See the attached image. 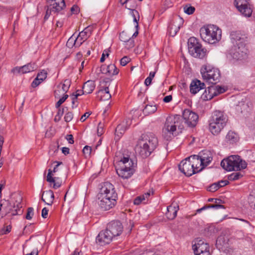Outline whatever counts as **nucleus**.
Instances as JSON below:
<instances>
[{
  "label": "nucleus",
  "instance_id": "cd10ccee",
  "mask_svg": "<svg viewBox=\"0 0 255 255\" xmlns=\"http://www.w3.org/2000/svg\"><path fill=\"white\" fill-rule=\"evenodd\" d=\"M215 204L206 205L200 209H198L196 211L197 213H200L202 211L204 210L207 209H209V208H214V209H220V208H223V209L225 208V207L223 205H222L220 204L221 203H222V200L219 199H215Z\"/></svg>",
  "mask_w": 255,
  "mask_h": 255
},
{
  "label": "nucleus",
  "instance_id": "79ce46f5",
  "mask_svg": "<svg viewBox=\"0 0 255 255\" xmlns=\"http://www.w3.org/2000/svg\"><path fill=\"white\" fill-rule=\"evenodd\" d=\"M130 38H131L130 35H128V33L125 31H123L120 34V40L124 42H126L128 40H129Z\"/></svg>",
  "mask_w": 255,
  "mask_h": 255
},
{
  "label": "nucleus",
  "instance_id": "473e14b6",
  "mask_svg": "<svg viewBox=\"0 0 255 255\" xmlns=\"http://www.w3.org/2000/svg\"><path fill=\"white\" fill-rule=\"evenodd\" d=\"M208 94H207V89H205V92L203 94L202 98L205 100L212 99L214 97L216 96V90L214 86H210L208 88Z\"/></svg>",
  "mask_w": 255,
  "mask_h": 255
},
{
  "label": "nucleus",
  "instance_id": "0eeeda50",
  "mask_svg": "<svg viewBox=\"0 0 255 255\" xmlns=\"http://www.w3.org/2000/svg\"><path fill=\"white\" fill-rule=\"evenodd\" d=\"M201 73L204 80L215 84L219 81L220 72L219 69L209 65L203 66L201 69Z\"/></svg>",
  "mask_w": 255,
  "mask_h": 255
},
{
  "label": "nucleus",
  "instance_id": "6e6552de",
  "mask_svg": "<svg viewBox=\"0 0 255 255\" xmlns=\"http://www.w3.org/2000/svg\"><path fill=\"white\" fill-rule=\"evenodd\" d=\"M189 53L195 58H203L206 54V50L202 47L198 40L194 37L189 38L188 41Z\"/></svg>",
  "mask_w": 255,
  "mask_h": 255
},
{
  "label": "nucleus",
  "instance_id": "f257e3e1",
  "mask_svg": "<svg viewBox=\"0 0 255 255\" xmlns=\"http://www.w3.org/2000/svg\"><path fill=\"white\" fill-rule=\"evenodd\" d=\"M117 198L118 195L114 185L109 182L104 183L98 194L100 208L104 211L112 209L116 205Z\"/></svg>",
  "mask_w": 255,
  "mask_h": 255
},
{
  "label": "nucleus",
  "instance_id": "e2e57ef3",
  "mask_svg": "<svg viewBox=\"0 0 255 255\" xmlns=\"http://www.w3.org/2000/svg\"><path fill=\"white\" fill-rule=\"evenodd\" d=\"M48 213V210L45 207L43 208L41 212L42 217L44 219L46 218L47 217Z\"/></svg>",
  "mask_w": 255,
  "mask_h": 255
},
{
  "label": "nucleus",
  "instance_id": "2eb2a0df",
  "mask_svg": "<svg viewBox=\"0 0 255 255\" xmlns=\"http://www.w3.org/2000/svg\"><path fill=\"white\" fill-rule=\"evenodd\" d=\"M192 249L195 255H210L209 245L201 240L193 245Z\"/></svg>",
  "mask_w": 255,
  "mask_h": 255
},
{
  "label": "nucleus",
  "instance_id": "a878e982",
  "mask_svg": "<svg viewBox=\"0 0 255 255\" xmlns=\"http://www.w3.org/2000/svg\"><path fill=\"white\" fill-rule=\"evenodd\" d=\"M54 199V195L52 190H49L43 192L41 200L47 205H51L53 202Z\"/></svg>",
  "mask_w": 255,
  "mask_h": 255
},
{
  "label": "nucleus",
  "instance_id": "39448f33",
  "mask_svg": "<svg viewBox=\"0 0 255 255\" xmlns=\"http://www.w3.org/2000/svg\"><path fill=\"white\" fill-rule=\"evenodd\" d=\"M228 119L222 112H214L209 120V130L214 135H218L226 126Z\"/></svg>",
  "mask_w": 255,
  "mask_h": 255
},
{
  "label": "nucleus",
  "instance_id": "20e7f679",
  "mask_svg": "<svg viewBox=\"0 0 255 255\" xmlns=\"http://www.w3.org/2000/svg\"><path fill=\"white\" fill-rule=\"evenodd\" d=\"M201 38L209 44H214L221 38L222 31L215 25H208L202 27L200 30Z\"/></svg>",
  "mask_w": 255,
  "mask_h": 255
},
{
  "label": "nucleus",
  "instance_id": "4be33fe9",
  "mask_svg": "<svg viewBox=\"0 0 255 255\" xmlns=\"http://www.w3.org/2000/svg\"><path fill=\"white\" fill-rule=\"evenodd\" d=\"M128 121L126 120L120 124L115 129V139L118 140L129 127Z\"/></svg>",
  "mask_w": 255,
  "mask_h": 255
},
{
  "label": "nucleus",
  "instance_id": "f8f14e48",
  "mask_svg": "<svg viewBox=\"0 0 255 255\" xmlns=\"http://www.w3.org/2000/svg\"><path fill=\"white\" fill-rule=\"evenodd\" d=\"M247 49L246 48L245 43L234 46L231 52L233 58L237 60L246 59L247 57Z\"/></svg>",
  "mask_w": 255,
  "mask_h": 255
},
{
  "label": "nucleus",
  "instance_id": "8fccbe9b",
  "mask_svg": "<svg viewBox=\"0 0 255 255\" xmlns=\"http://www.w3.org/2000/svg\"><path fill=\"white\" fill-rule=\"evenodd\" d=\"M214 88L216 90V96H217L219 94L223 93L224 92H225V89L223 87H222L221 86H214Z\"/></svg>",
  "mask_w": 255,
  "mask_h": 255
},
{
  "label": "nucleus",
  "instance_id": "e433bc0d",
  "mask_svg": "<svg viewBox=\"0 0 255 255\" xmlns=\"http://www.w3.org/2000/svg\"><path fill=\"white\" fill-rule=\"evenodd\" d=\"M156 110L155 106L146 105L143 110V112L145 114H151L154 113Z\"/></svg>",
  "mask_w": 255,
  "mask_h": 255
},
{
  "label": "nucleus",
  "instance_id": "0e129e2a",
  "mask_svg": "<svg viewBox=\"0 0 255 255\" xmlns=\"http://www.w3.org/2000/svg\"><path fill=\"white\" fill-rule=\"evenodd\" d=\"M66 139L70 144H73L74 142L73 137L72 134H67L66 136Z\"/></svg>",
  "mask_w": 255,
  "mask_h": 255
},
{
  "label": "nucleus",
  "instance_id": "69168bd1",
  "mask_svg": "<svg viewBox=\"0 0 255 255\" xmlns=\"http://www.w3.org/2000/svg\"><path fill=\"white\" fill-rule=\"evenodd\" d=\"M99 93L100 94L110 93L109 87H105L103 89L100 90Z\"/></svg>",
  "mask_w": 255,
  "mask_h": 255
},
{
  "label": "nucleus",
  "instance_id": "7c9ffc66",
  "mask_svg": "<svg viewBox=\"0 0 255 255\" xmlns=\"http://www.w3.org/2000/svg\"><path fill=\"white\" fill-rule=\"evenodd\" d=\"M228 239L224 236H219L217 240L216 245L219 250H223L228 246Z\"/></svg>",
  "mask_w": 255,
  "mask_h": 255
},
{
  "label": "nucleus",
  "instance_id": "052dcab7",
  "mask_svg": "<svg viewBox=\"0 0 255 255\" xmlns=\"http://www.w3.org/2000/svg\"><path fill=\"white\" fill-rule=\"evenodd\" d=\"M229 183V182L228 180H221L217 182V184L219 186L220 188L224 187L226 185H228Z\"/></svg>",
  "mask_w": 255,
  "mask_h": 255
},
{
  "label": "nucleus",
  "instance_id": "bb28decb",
  "mask_svg": "<svg viewBox=\"0 0 255 255\" xmlns=\"http://www.w3.org/2000/svg\"><path fill=\"white\" fill-rule=\"evenodd\" d=\"M202 161L207 166L212 160V153L209 150H203L200 153L199 155Z\"/></svg>",
  "mask_w": 255,
  "mask_h": 255
},
{
  "label": "nucleus",
  "instance_id": "de8ad7c7",
  "mask_svg": "<svg viewBox=\"0 0 255 255\" xmlns=\"http://www.w3.org/2000/svg\"><path fill=\"white\" fill-rule=\"evenodd\" d=\"M91 151V147L88 145H86L83 149V152L86 157L89 156L90 155Z\"/></svg>",
  "mask_w": 255,
  "mask_h": 255
},
{
  "label": "nucleus",
  "instance_id": "dca6fc26",
  "mask_svg": "<svg viewBox=\"0 0 255 255\" xmlns=\"http://www.w3.org/2000/svg\"><path fill=\"white\" fill-rule=\"evenodd\" d=\"M107 229L115 237L121 234L123 230V226L120 221H113L108 224Z\"/></svg>",
  "mask_w": 255,
  "mask_h": 255
},
{
  "label": "nucleus",
  "instance_id": "680f3d73",
  "mask_svg": "<svg viewBox=\"0 0 255 255\" xmlns=\"http://www.w3.org/2000/svg\"><path fill=\"white\" fill-rule=\"evenodd\" d=\"M72 108H74V107H77L78 106L77 104V98H75V95L74 94H73L72 95Z\"/></svg>",
  "mask_w": 255,
  "mask_h": 255
},
{
  "label": "nucleus",
  "instance_id": "c85d7f7f",
  "mask_svg": "<svg viewBox=\"0 0 255 255\" xmlns=\"http://www.w3.org/2000/svg\"><path fill=\"white\" fill-rule=\"evenodd\" d=\"M134 164L133 161L131 159H129L128 156L126 157L124 156L118 163L119 166H121L122 165H125L127 167V169H134L135 166Z\"/></svg>",
  "mask_w": 255,
  "mask_h": 255
},
{
  "label": "nucleus",
  "instance_id": "13d9d810",
  "mask_svg": "<svg viewBox=\"0 0 255 255\" xmlns=\"http://www.w3.org/2000/svg\"><path fill=\"white\" fill-rule=\"evenodd\" d=\"M52 172H53V171H52L51 169L48 170V174L47 176V179H46L47 181L48 182L54 181V178L52 177Z\"/></svg>",
  "mask_w": 255,
  "mask_h": 255
},
{
  "label": "nucleus",
  "instance_id": "aec40b11",
  "mask_svg": "<svg viewBox=\"0 0 255 255\" xmlns=\"http://www.w3.org/2000/svg\"><path fill=\"white\" fill-rule=\"evenodd\" d=\"M91 28L88 26L79 33L75 39L77 46H80L84 41L88 39L91 33Z\"/></svg>",
  "mask_w": 255,
  "mask_h": 255
},
{
  "label": "nucleus",
  "instance_id": "c9c22d12",
  "mask_svg": "<svg viewBox=\"0 0 255 255\" xmlns=\"http://www.w3.org/2000/svg\"><path fill=\"white\" fill-rule=\"evenodd\" d=\"M238 134L234 131H229L226 135V139L230 143H234L238 140Z\"/></svg>",
  "mask_w": 255,
  "mask_h": 255
},
{
  "label": "nucleus",
  "instance_id": "3c124183",
  "mask_svg": "<svg viewBox=\"0 0 255 255\" xmlns=\"http://www.w3.org/2000/svg\"><path fill=\"white\" fill-rule=\"evenodd\" d=\"M104 132V125L100 123L97 128V133L99 136H101Z\"/></svg>",
  "mask_w": 255,
  "mask_h": 255
},
{
  "label": "nucleus",
  "instance_id": "49530a36",
  "mask_svg": "<svg viewBox=\"0 0 255 255\" xmlns=\"http://www.w3.org/2000/svg\"><path fill=\"white\" fill-rule=\"evenodd\" d=\"M68 97V95L64 94V95L62 98H61L56 104V107H59L61 106V105L65 101V100L67 99Z\"/></svg>",
  "mask_w": 255,
  "mask_h": 255
},
{
  "label": "nucleus",
  "instance_id": "6e6d98bb",
  "mask_svg": "<svg viewBox=\"0 0 255 255\" xmlns=\"http://www.w3.org/2000/svg\"><path fill=\"white\" fill-rule=\"evenodd\" d=\"M64 113V109H59L58 112L54 119L55 121H59Z\"/></svg>",
  "mask_w": 255,
  "mask_h": 255
},
{
  "label": "nucleus",
  "instance_id": "09e8293b",
  "mask_svg": "<svg viewBox=\"0 0 255 255\" xmlns=\"http://www.w3.org/2000/svg\"><path fill=\"white\" fill-rule=\"evenodd\" d=\"M219 188V186L217 184V182H216L212 184L208 187V190L210 192H215Z\"/></svg>",
  "mask_w": 255,
  "mask_h": 255
},
{
  "label": "nucleus",
  "instance_id": "4c0bfd02",
  "mask_svg": "<svg viewBox=\"0 0 255 255\" xmlns=\"http://www.w3.org/2000/svg\"><path fill=\"white\" fill-rule=\"evenodd\" d=\"M67 92H63L62 85L61 84H59L56 88V89L54 91L55 96L56 98H59L60 95L63 94L64 95Z\"/></svg>",
  "mask_w": 255,
  "mask_h": 255
},
{
  "label": "nucleus",
  "instance_id": "4468645a",
  "mask_svg": "<svg viewBox=\"0 0 255 255\" xmlns=\"http://www.w3.org/2000/svg\"><path fill=\"white\" fill-rule=\"evenodd\" d=\"M178 168L180 171L187 176H190L195 174V170L193 168L190 159L187 157L181 161L178 165Z\"/></svg>",
  "mask_w": 255,
  "mask_h": 255
},
{
  "label": "nucleus",
  "instance_id": "bf43d9fd",
  "mask_svg": "<svg viewBox=\"0 0 255 255\" xmlns=\"http://www.w3.org/2000/svg\"><path fill=\"white\" fill-rule=\"evenodd\" d=\"M42 81H41L40 79L36 77V78L33 80L31 84V86L33 88H35L38 86Z\"/></svg>",
  "mask_w": 255,
  "mask_h": 255
},
{
  "label": "nucleus",
  "instance_id": "2f4dec72",
  "mask_svg": "<svg viewBox=\"0 0 255 255\" xmlns=\"http://www.w3.org/2000/svg\"><path fill=\"white\" fill-rule=\"evenodd\" d=\"M95 88L94 82L89 80L85 82L83 86V94H88L91 93Z\"/></svg>",
  "mask_w": 255,
  "mask_h": 255
},
{
  "label": "nucleus",
  "instance_id": "9d476101",
  "mask_svg": "<svg viewBox=\"0 0 255 255\" xmlns=\"http://www.w3.org/2000/svg\"><path fill=\"white\" fill-rule=\"evenodd\" d=\"M182 119L184 125L188 127H195L198 120V115L189 109H185L182 112Z\"/></svg>",
  "mask_w": 255,
  "mask_h": 255
},
{
  "label": "nucleus",
  "instance_id": "a19ab883",
  "mask_svg": "<svg viewBox=\"0 0 255 255\" xmlns=\"http://www.w3.org/2000/svg\"><path fill=\"white\" fill-rule=\"evenodd\" d=\"M75 39L76 38L73 37V35L70 37L67 42L66 46L69 48H72L73 46L78 47L76 43Z\"/></svg>",
  "mask_w": 255,
  "mask_h": 255
},
{
  "label": "nucleus",
  "instance_id": "72a5a7b5",
  "mask_svg": "<svg viewBox=\"0 0 255 255\" xmlns=\"http://www.w3.org/2000/svg\"><path fill=\"white\" fill-rule=\"evenodd\" d=\"M178 210V206L177 207L175 206L173 207L171 205L168 206L167 208V212L166 213L167 218L169 220L174 219L177 216Z\"/></svg>",
  "mask_w": 255,
  "mask_h": 255
},
{
  "label": "nucleus",
  "instance_id": "864d4df0",
  "mask_svg": "<svg viewBox=\"0 0 255 255\" xmlns=\"http://www.w3.org/2000/svg\"><path fill=\"white\" fill-rule=\"evenodd\" d=\"M129 61V58L127 56H124L120 61V64L122 66H124L126 65Z\"/></svg>",
  "mask_w": 255,
  "mask_h": 255
},
{
  "label": "nucleus",
  "instance_id": "7ed1b4c3",
  "mask_svg": "<svg viewBox=\"0 0 255 255\" xmlns=\"http://www.w3.org/2000/svg\"><path fill=\"white\" fill-rule=\"evenodd\" d=\"M184 125L183 119L180 115L169 116L166 118L162 129V135L166 140H170L179 132H181L184 128Z\"/></svg>",
  "mask_w": 255,
  "mask_h": 255
},
{
  "label": "nucleus",
  "instance_id": "ea45409f",
  "mask_svg": "<svg viewBox=\"0 0 255 255\" xmlns=\"http://www.w3.org/2000/svg\"><path fill=\"white\" fill-rule=\"evenodd\" d=\"M184 11L187 14H191L194 13L195 10L194 7L190 5H185L183 7Z\"/></svg>",
  "mask_w": 255,
  "mask_h": 255
},
{
  "label": "nucleus",
  "instance_id": "393cba45",
  "mask_svg": "<svg viewBox=\"0 0 255 255\" xmlns=\"http://www.w3.org/2000/svg\"><path fill=\"white\" fill-rule=\"evenodd\" d=\"M205 88V84L197 79L193 80L190 86V92L193 94H196L199 91Z\"/></svg>",
  "mask_w": 255,
  "mask_h": 255
},
{
  "label": "nucleus",
  "instance_id": "1a4fd4ad",
  "mask_svg": "<svg viewBox=\"0 0 255 255\" xmlns=\"http://www.w3.org/2000/svg\"><path fill=\"white\" fill-rule=\"evenodd\" d=\"M47 2L48 5L44 16L45 19L48 18L52 13H58L66 6L64 0H47Z\"/></svg>",
  "mask_w": 255,
  "mask_h": 255
},
{
  "label": "nucleus",
  "instance_id": "5fc2aeb1",
  "mask_svg": "<svg viewBox=\"0 0 255 255\" xmlns=\"http://www.w3.org/2000/svg\"><path fill=\"white\" fill-rule=\"evenodd\" d=\"M126 47L128 48H131L134 46V40L131 38H129V40H128L126 42Z\"/></svg>",
  "mask_w": 255,
  "mask_h": 255
},
{
  "label": "nucleus",
  "instance_id": "b1692460",
  "mask_svg": "<svg viewBox=\"0 0 255 255\" xmlns=\"http://www.w3.org/2000/svg\"><path fill=\"white\" fill-rule=\"evenodd\" d=\"M230 38L234 46L245 43V38L239 32L232 31L230 34Z\"/></svg>",
  "mask_w": 255,
  "mask_h": 255
},
{
  "label": "nucleus",
  "instance_id": "6ab92c4d",
  "mask_svg": "<svg viewBox=\"0 0 255 255\" xmlns=\"http://www.w3.org/2000/svg\"><path fill=\"white\" fill-rule=\"evenodd\" d=\"M190 159L193 168L195 170V174L201 171L206 166L199 155H193L187 157Z\"/></svg>",
  "mask_w": 255,
  "mask_h": 255
},
{
  "label": "nucleus",
  "instance_id": "37998d69",
  "mask_svg": "<svg viewBox=\"0 0 255 255\" xmlns=\"http://www.w3.org/2000/svg\"><path fill=\"white\" fill-rule=\"evenodd\" d=\"M62 85L63 92H67L71 85V81L69 79H66L64 81Z\"/></svg>",
  "mask_w": 255,
  "mask_h": 255
},
{
  "label": "nucleus",
  "instance_id": "5701e85b",
  "mask_svg": "<svg viewBox=\"0 0 255 255\" xmlns=\"http://www.w3.org/2000/svg\"><path fill=\"white\" fill-rule=\"evenodd\" d=\"M183 19L179 18L178 20H175L169 26V34L171 36H174L179 29L181 27L183 23Z\"/></svg>",
  "mask_w": 255,
  "mask_h": 255
},
{
  "label": "nucleus",
  "instance_id": "a18cd8bd",
  "mask_svg": "<svg viewBox=\"0 0 255 255\" xmlns=\"http://www.w3.org/2000/svg\"><path fill=\"white\" fill-rule=\"evenodd\" d=\"M47 75V72L44 70H42L40 72L38 73L37 77L41 81H43L46 78Z\"/></svg>",
  "mask_w": 255,
  "mask_h": 255
},
{
  "label": "nucleus",
  "instance_id": "f03ea898",
  "mask_svg": "<svg viewBox=\"0 0 255 255\" xmlns=\"http://www.w3.org/2000/svg\"><path fill=\"white\" fill-rule=\"evenodd\" d=\"M157 144V138L152 133L142 134L135 146V152L141 157L146 158L150 155Z\"/></svg>",
  "mask_w": 255,
  "mask_h": 255
},
{
  "label": "nucleus",
  "instance_id": "f704fd0d",
  "mask_svg": "<svg viewBox=\"0 0 255 255\" xmlns=\"http://www.w3.org/2000/svg\"><path fill=\"white\" fill-rule=\"evenodd\" d=\"M101 71L103 73L109 74V75H115L118 74L119 70L117 69L114 64H110L108 65L106 68V72H104L103 67H101Z\"/></svg>",
  "mask_w": 255,
  "mask_h": 255
},
{
  "label": "nucleus",
  "instance_id": "603ef678",
  "mask_svg": "<svg viewBox=\"0 0 255 255\" xmlns=\"http://www.w3.org/2000/svg\"><path fill=\"white\" fill-rule=\"evenodd\" d=\"M73 118V115L71 112H68L66 114L64 119L65 122H70Z\"/></svg>",
  "mask_w": 255,
  "mask_h": 255
},
{
  "label": "nucleus",
  "instance_id": "4d7b16f0",
  "mask_svg": "<svg viewBox=\"0 0 255 255\" xmlns=\"http://www.w3.org/2000/svg\"><path fill=\"white\" fill-rule=\"evenodd\" d=\"M126 8L130 9L131 10L130 14H131L133 18L137 17V16L139 18V15L138 12L134 9H130V8H128L127 7V6H126Z\"/></svg>",
  "mask_w": 255,
  "mask_h": 255
},
{
  "label": "nucleus",
  "instance_id": "c756f323",
  "mask_svg": "<svg viewBox=\"0 0 255 255\" xmlns=\"http://www.w3.org/2000/svg\"><path fill=\"white\" fill-rule=\"evenodd\" d=\"M153 191H148L146 193H144L141 196H139L137 197L133 201L134 204L135 205H139L142 202L144 203H146V201L148 200V197L150 196L151 194H153Z\"/></svg>",
  "mask_w": 255,
  "mask_h": 255
},
{
  "label": "nucleus",
  "instance_id": "412c9836",
  "mask_svg": "<svg viewBox=\"0 0 255 255\" xmlns=\"http://www.w3.org/2000/svg\"><path fill=\"white\" fill-rule=\"evenodd\" d=\"M118 175L123 179H128L130 177L134 172V169H127L125 165L119 166L116 168Z\"/></svg>",
  "mask_w": 255,
  "mask_h": 255
},
{
  "label": "nucleus",
  "instance_id": "c03bdc74",
  "mask_svg": "<svg viewBox=\"0 0 255 255\" xmlns=\"http://www.w3.org/2000/svg\"><path fill=\"white\" fill-rule=\"evenodd\" d=\"M34 209L32 207H29L27 209L25 218L27 220H31L34 215Z\"/></svg>",
  "mask_w": 255,
  "mask_h": 255
},
{
  "label": "nucleus",
  "instance_id": "f3484780",
  "mask_svg": "<svg viewBox=\"0 0 255 255\" xmlns=\"http://www.w3.org/2000/svg\"><path fill=\"white\" fill-rule=\"evenodd\" d=\"M114 237L112 234L106 229L100 232L96 238V242L101 246H104L109 244L113 240Z\"/></svg>",
  "mask_w": 255,
  "mask_h": 255
},
{
  "label": "nucleus",
  "instance_id": "338daca9",
  "mask_svg": "<svg viewBox=\"0 0 255 255\" xmlns=\"http://www.w3.org/2000/svg\"><path fill=\"white\" fill-rule=\"evenodd\" d=\"M101 96L103 100H107L111 98V95L110 93L101 94Z\"/></svg>",
  "mask_w": 255,
  "mask_h": 255
},
{
  "label": "nucleus",
  "instance_id": "774afa93",
  "mask_svg": "<svg viewBox=\"0 0 255 255\" xmlns=\"http://www.w3.org/2000/svg\"><path fill=\"white\" fill-rule=\"evenodd\" d=\"M251 202L250 203V206L252 208L255 209V197L252 196L250 198Z\"/></svg>",
  "mask_w": 255,
  "mask_h": 255
},
{
  "label": "nucleus",
  "instance_id": "a211bd4d",
  "mask_svg": "<svg viewBox=\"0 0 255 255\" xmlns=\"http://www.w3.org/2000/svg\"><path fill=\"white\" fill-rule=\"evenodd\" d=\"M37 68L35 63H29L21 67H15L11 70V72L14 74H26L34 71Z\"/></svg>",
  "mask_w": 255,
  "mask_h": 255
},
{
  "label": "nucleus",
  "instance_id": "423d86ee",
  "mask_svg": "<svg viewBox=\"0 0 255 255\" xmlns=\"http://www.w3.org/2000/svg\"><path fill=\"white\" fill-rule=\"evenodd\" d=\"M221 165L225 170L231 171L245 169L247 164L240 156L234 155L223 159L221 162Z\"/></svg>",
  "mask_w": 255,
  "mask_h": 255
},
{
  "label": "nucleus",
  "instance_id": "58836bf2",
  "mask_svg": "<svg viewBox=\"0 0 255 255\" xmlns=\"http://www.w3.org/2000/svg\"><path fill=\"white\" fill-rule=\"evenodd\" d=\"M243 175L240 172H234L229 175L228 179L229 180L235 181L240 179Z\"/></svg>",
  "mask_w": 255,
  "mask_h": 255
},
{
  "label": "nucleus",
  "instance_id": "9b49d317",
  "mask_svg": "<svg viewBox=\"0 0 255 255\" xmlns=\"http://www.w3.org/2000/svg\"><path fill=\"white\" fill-rule=\"evenodd\" d=\"M3 205L4 206L3 210L5 214L1 216L2 218L9 214L11 216L18 215V211H20V208L21 207L19 204H17L15 206L14 204H11L9 201H4L0 204V211L1 210Z\"/></svg>",
  "mask_w": 255,
  "mask_h": 255
},
{
  "label": "nucleus",
  "instance_id": "ddd939ff",
  "mask_svg": "<svg viewBox=\"0 0 255 255\" xmlns=\"http://www.w3.org/2000/svg\"><path fill=\"white\" fill-rule=\"evenodd\" d=\"M249 0H235V4L238 10L245 16L250 17L252 10L249 6Z\"/></svg>",
  "mask_w": 255,
  "mask_h": 255
}]
</instances>
